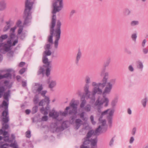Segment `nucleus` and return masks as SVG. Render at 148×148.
<instances>
[{"label": "nucleus", "instance_id": "28", "mask_svg": "<svg viewBox=\"0 0 148 148\" xmlns=\"http://www.w3.org/2000/svg\"><path fill=\"white\" fill-rule=\"evenodd\" d=\"M84 110L86 112H89L90 111L91 109V106L90 104H87L83 108Z\"/></svg>", "mask_w": 148, "mask_h": 148}, {"label": "nucleus", "instance_id": "46", "mask_svg": "<svg viewBox=\"0 0 148 148\" xmlns=\"http://www.w3.org/2000/svg\"><path fill=\"white\" fill-rule=\"evenodd\" d=\"M8 114V109L3 111L2 113V115L4 117H6L7 115Z\"/></svg>", "mask_w": 148, "mask_h": 148}, {"label": "nucleus", "instance_id": "5", "mask_svg": "<svg viewBox=\"0 0 148 148\" xmlns=\"http://www.w3.org/2000/svg\"><path fill=\"white\" fill-rule=\"evenodd\" d=\"M102 94L103 98L101 101H100L99 98L97 99L94 104V105L95 106H101L104 103H105L104 104L105 107H106L108 106L109 102V100L108 98L106 97L107 94L105 93L104 95H103V91H102Z\"/></svg>", "mask_w": 148, "mask_h": 148}, {"label": "nucleus", "instance_id": "57", "mask_svg": "<svg viewBox=\"0 0 148 148\" xmlns=\"http://www.w3.org/2000/svg\"><path fill=\"white\" fill-rule=\"evenodd\" d=\"M44 100L42 99L39 102L38 104L39 106H43L45 104Z\"/></svg>", "mask_w": 148, "mask_h": 148}, {"label": "nucleus", "instance_id": "16", "mask_svg": "<svg viewBox=\"0 0 148 148\" xmlns=\"http://www.w3.org/2000/svg\"><path fill=\"white\" fill-rule=\"evenodd\" d=\"M68 127V126L66 123V121H64L61 124L60 127H57L56 130V131H60L61 130H63L65 129Z\"/></svg>", "mask_w": 148, "mask_h": 148}, {"label": "nucleus", "instance_id": "27", "mask_svg": "<svg viewBox=\"0 0 148 148\" xmlns=\"http://www.w3.org/2000/svg\"><path fill=\"white\" fill-rule=\"evenodd\" d=\"M84 141L82 145H84L85 146H88L87 145L90 144V140L89 138H87L85 137L84 138Z\"/></svg>", "mask_w": 148, "mask_h": 148}, {"label": "nucleus", "instance_id": "18", "mask_svg": "<svg viewBox=\"0 0 148 148\" xmlns=\"http://www.w3.org/2000/svg\"><path fill=\"white\" fill-rule=\"evenodd\" d=\"M50 80V79L49 78L47 80V83L49 84V87L51 88V90L56 86V81Z\"/></svg>", "mask_w": 148, "mask_h": 148}, {"label": "nucleus", "instance_id": "30", "mask_svg": "<svg viewBox=\"0 0 148 148\" xmlns=\"http://www.w3.org/2000/svg\"><path fill=\"white\" fill-rule=\"evenodd\" d=\"M5 88L3 86H2L0 87V98L3 96V93H5Z\"/></svg>", "mask_w": 148, "mask_h": 148}, {"label": "nucleus", "instance_id": "42", "mask_svg": "<svg viewBox=\"0 0 148 148\" xmlns=\"http://www.w3.org/2000/svg\"><path fill=\"white\" fill-rule=\"evenodd\" d=\"M137 37V35L136 33H134L132 35L131 38L134 41H136Z\"/></svg>", "mask_w": 148, "mask_h": 148}, {"label": "nucleus", "instance_id": "1", "mask_svg": "<svg viewBox=\"0 0 148 148\" xmlns=\"http://www.w3.org/2000/svg\"><path fill=\"white\" fill-rule=\"evenodd\" d=\"M56 21L54 18H53L51 20V24L50 25V35L48 37V42L50 43H53V38L54 33V36L55 37V39L54 42V47L56 49H58V41L60 38L61 34V23L60 21L58 20L57 21L56 27L55 29L54 27L56 25Z\"/></svg>", "mask_w": 148, "mask_h": 148}, {"label": "nucleus", "instance_id": "3", "mask_svg": "<svg viewBox=\"0 0 148 148\" xmlns=\"http://www.w3.org/2000/svg\"><path fill=\"white\" fill-rule=\"evenodd\" d=\"M34 2L29 0H26L25 2V9L24 12L23 18L24 19L23 25H28L31 22L32 18L31 10L33 8Z\"/></svg>", "mask_w": 148, "mask_h": 148}, {"label": "nucleus", "instance_id": "53", "mask_svg": "<svg viewBox=\"0 0 148 148\" xmlns=\"http://www.w3.org/2000/svg\"><path fill=\"white\" fill-rule=\"evenodd\" d=\"M23 27H19V29L18 31V35H20L22 34V32L23 29Z\"/></svg>", "mask_w": 148, "mask_h": 148}, {"label": "nucleus", "instance_id": "11", "mask_svg": "<svg viewBox=\"0 0 148 148\" xmlns=\"http://www.w3.org/2000/svg\"><path fill=\"white\" fill-rule=\"evenodd\" d=\"M114 112V110L112 109L110 110L109 113V115L107 116V119L108 121V123L110 126L111 125L112 122V116Z\"/></svg>", "mask_w": 148, "mask_h": 148}, {"label": "nucleus", "instance_id": "51", "mask_svg": "<svg viewBox=\"0 0 148 148\" xmlns=\"http://www.w3.org/2000/svg\"><path fill=\"white\" fill-rule=\"evenodd\" d=\"M2 120L3 122L5 123H7L8 121V117H3L2 118Z\"/></svg>", "mask_w": 148, "mask_h": 148}, {"label": "nucleus", "instance_id": "8", "mask_svg": "<svg viewBox=\"0 0 148 148\" xmlns=\"http://www.w3.org/2000/svg\"><path fill=\"white\" fill-rule=\"evenodd\" d=\"M10 147L12 148H18L17 143L15 140V135L12 134L10 137Z\"/></svg>", "mask_w": 148, "mask_h": 148}, {"label": "nucleus", "instance_id": "63", "mask_svg": "<svg viewBox=\"0 0 148 148\" xmlns=\"http://www.w3.org/2000/svg\"><path fill=\"white\" fill-rule=\"evenodd\" d=\"M90 119L91 120V121L92 123L94 125L95 123V122L94 121V117L92 115H91L90 116Z\"/></svg>", "mask_w": 148, "mask_h": 148}, {"label": "nucleus", "instance_id": "21", "mask_svg": "<svg viewBox=\"0 0 148 148\" xmlns=\"http://www.w3.org/2000/svg\"><path fill=\"white\" fill-rule=\"evenodd\" d=\"M95 131L93 130H90L87 133L86 138H90L92 135H95Z\"/></svg>", "mask_w": 148, "mask_h": 148}, {"label": "nucleus", "instance_id": "34", "mask_svg": "<svg viewBox=\"0 0 148 148\" xmlns=\"http://www.w3.org/2000/svg\"><path fill=\"white\" fill-rule=\"evenodd\" d=\"M70 106L67 107L65 109V110L62 113V115L63 116H66L67 115L68 113V110L70 108Z\"/></svg>", "mask_w": 148, "mask_h": 148}, {"label": "nucleus", "instance_id": "54", "mask_svg": "<svg viewBox=\"0 0 148 148\" xmlns=\"http://www.w3.org/2000/svg\"><path fill=\"white\" fill-rule=\"evenodd\" d=\"M20 35L19 37L21 39L23 40L25 37V33H22Z\"/></svg>", "mask_w": 148, "mask_h": 148}, {"label": "nucleus", "instance_id": "24", "mask_svg": "<svg viewBox=\"0 0 148 148\" xmlns=\"http://www.w3.org/2000/svg\"><path fill=\"white\" fill-rule=\"evenodd\" d=\"M52 66H49L48 67H45L46 69L45 74L47 77H48L50 74L51 69Z\"/></svg>", "mask_w": 148, "mask_h": 148}, {"label": "nucleus", "instance_id": "13", "mask_svg": "<svg viewBox=\"0 0 148 148\" xmlns=\"http://www.w3.org/2000/svg\"><path fill=\"white\" fill-rule=\"evenodd\" d=\"M110 62V58H107L106 61L104 62V67L102 69L100 75L101 76H102L104 74V73L106 70V67L109 65Z\"/></svg>", "mask_w": 148, "mask_h": 148}, {"label": "nucleus", "instance_id": "14", "mask_svg": "<svg viewBox=\"0 0 148 148\" xmlns=\"http://www.w3.org/2000/svg\"><path fill=\"white\" fill-rule=\"evenodd\" d=\"M97 138L96 137L94 139H90V144L91 146L90 148H97Z\"/></svg>", "mask_w": 148, "mask_h": 148}, {"label": "nucleus", "instance_id": "59", "mask_svg": "<svg viewBox=\"0 0 148 148\" xmlns=\"http://www.w3.org/2000/svg\"><path fill=\"white\" fill-rule=\"evenodd\" d=\"M84 113H85L84 112H81L80 114V118H82V119L84 121L85 120V118H84Z\"/></svg>", "mask_w": 148, "mask_h": 148}, {"label": "nucleus", "instance_id": "19", "mask_svg": "<svg viewBox=\"0 0 148 148\" xmlns=\"http://www.w3.org/2000/svg\"><path fill=\"white\" fill-rule=\"evenodd\" d=\"M82 122V121L79 119H76L75 121V123L76 124L75 128L77 130L79 128L82 124L81 123Z\"/></svg>", "mask_w": 148, "mask_h": 148}, {"label": "nucleus", "instance_id": "33", "mask_svg": "<svg viewBox=\"0 0 148 148\" xmlns=\"http://www.w3.org/2000/svg\"><path fill=\"white\" fill-rule=\"evenodd\" d=\"M44 71H45L44 69V68L42 67H40L39 69L38 72V75H40L41 74L44 75Z\"/></svg>", "mask_w": 148, "mask_h": 148}, {"label": "nucleus", "instance_id": "12", "mask_svg": "<svg viewBox=\"0 0 148 148\" xmlns=\"http://www.w3.org/2000/svg\"><path fill=\"white\" fill-rule=\"evenodd\" d=\"M82 53L80 49L78 50V52L76 55L75 63L76 64L78 65L79 61L82 57Z\"/></svg>", "mask_w": 148, "mask_h": 148}, {"label": "nucleus", "instance_id": "45", "mask_svg": "<svg viewBox=\"0 0 148 148\" xmlns=\"http://www.w3.org/2000/svg\"><path fill=\"white\" fill-rule=\"evenodd\" d=\"M8 125L6 123H3L2 125V128L3 130H5L7 129L8 127Z\"/></svg>", "mask_w": 148, "mask_h": 148}, {"label": "nucleus", "instance_id": "29", "mask_svg": "<svg viewBox=\"0 0 148 148\" xmlns=\"http://www.w3.org/2000/svg\"><path fill=\"white\" fill-rule=\"evenodd\" d=\"M8 104L5 100L3 101L2 104L0 106V108L5 107V110L8 109Z\"/></svg>", "mask_w": 148, "mask_h": 148}, {"label": "nucleus", "instance_id": "7", "mask_svg": "<svg viewBox=\"0 0 148 148\" xmlns=\"http://www.w3.org/2000/svg\"><path fill=\"white\" fill-rule=\"evenodd\" d=\"M115 79H112L110 80L109 82H106V85L103 91V95H104L105 93L109 94L112 88V85L115 84Z\"/></svg>", "mask_w": 148, "mask_h": 148}, {"label": "nucleus", "instance_id": "25", "mask_svg": "<svg viewBox=\"0 0 148 148\" xmlns=\"http://www.w3.org/2000/svg\"><path fill=\"white\" fill-rule=\"evenodd\" d=\"M15 77V72L12 69H10V79L12 78L14 79Z\"/></svg>", "mask_w": 148, "mask_h": 148}, {"label": "nucleus", "instance_id": "35", "mask_svg": "<svg viewBox=\"0 0 148 148\" xmlns=\"http://www.w3.org/2000/svg\"><path fill=\"white\" fill-rule=\"evenodd\" d=\"M85 82L86 84H85L89 85V84L90 83V79L88 76H86L85 78Z\"/></svg>", "mask_w": 148, "mask_h": 148}, {"label": "nucleus", "instance_id": "56", "mask_svg": "<svg viewBox=\"0 0 148 148\" xmlns=\"http://www.w3.org/2000/svg\"><path fill=\"white\" fill-rule=\"evenodd\" d=\"M101 127L100 125H99V127L96 129L95 131V135L97 134L99 132L101 131V129H100Z\"/></svg>", "mask_w": 148, "mask_h": 148}, {"label": "nucleus", "instance_id": "41", "mask_svg": "<svg viewBox=\"0 0 148 148\" xmlns=\"http://www.w3.org/2000/svg\"><path fill=\"white\" fill-rule=\"evenodd\" d=\"M139 24V22L137 21H132L130 24L132 26H134L136 25H138Z\"/></svg>", "mask_w": 148, "mask_h": 148}, {"label": "nucleus", "instance_id": "52", "mask_svg": "<svg viewBox=\"0 0 148 148\" xmlns=\"http://www.w3.org/2000/svg\"><path fill=\"white\" fill-rule=\"evenodd\" d=\"M47 50H46L45 51V53L46 54V55L47 56H49L51 55V51L49 50H47Z\"/></svg>", "mask_w": 148, "mask_h": 148}, {"label": "nucleus", "instance_id": "17", "mask_svg": "<svg viewBox=\"0 0 148 148\" xmlns=\"http://www.w3.org/2000/svg\"><path fill=\"white\" fill-rule=\"evenodd\" d=\"M49 116L51 117L53 119H56L59 116V113L55 111V110L53 109L52 111L49 112Z\"/></svg>", "mask_w": 148, "mask_h": 148}, {"label": "nucleus", "instance_id": "6", "mask_svg": "<svg viewBox=\"0 0 148 148\" xmlns=\"http://www.w3.org/2000/svg\"><path fill=\"white\" fill-rule=\"evenodd\" d=\"M70 106L73 108L72 110H70L69 111V114H70L72 113L73 114L75 115L70 117V119L72 121V122H73L77 116L76 115L77 112V105L76 103H70Z\"/></svg>", "mask_w": 148, "mask_h": 148}, {"label": "nucleus", "instance_id": "22", "mask_svg": "<svg viewBox=\"0 0 148 148\" xmlns=\"http://www.w3.org/2000/svg\"><path fill=\"white\" fill-rule=\"evenodd\" d=\"M81 102L80 105V107L81 108H83L84 107V106L86 103V100L84 99V97H83V96L81 98Z\"/></svg>", "mask_w": 148, "mask_h": 148}, {"label": "nucleus", "instance_id": "55", "mask_svg": "<svg viewBox=\"0 0 148 148\" xmlns=\"http://www.w3.org/2000/svg\"><path fill=\"white\" fill-rule=\"evenodd\" d=\"M111 110V109H107V110L101 112V115H104L108 113V112L109 111L110 112Z\"/></svg>", "mask_w": 148, "mask_h": 148}, {"label": "nucleus", "instance_id": "61", "mask_svg": "<svg viewBox=\"0 0 148 148\" xmlns=\"http://www.w3.org/2000/svg\"><path fill=\"white\" fill-rule=\"evenodd\" d=\"M16 27H17L16 26H15L14 27L11 28L10 30V31L12 32V33H14L15 31L16 28Z\"/></svg>", "mask_w": 148, "mask_h": 148}, {"label": "nucleus", "instance_id": "15", "mask_svg": "<svg viewBox=\"0 0 148 148\" xmlns=\"http://www.w3.org/2000/svg\"><path fill=\"white\" fill-rule=\"evenodd\" d=\"M42 62L45 65H44V67L49 66H52L50 61H48V59L46 56H43L42 57Z\"/></svg>", "mask_w": 148, "mask_h": 148}, {"label": "nucleus", "instance_id": "44", "mask_svg": "<svg viewBox=\"0 0 148 148\" xmlns=\"http://www.w3.org/2000/svg\"><path fill=\"white\" fill-rule=\"evenodd\" d=\"M16 25L17 27H23V25H22V23L20 20H18L16 22Z\"/></svg>", "mask_w": 148, "mask_h": 148}, {"label": "nucleus", "instance_id": "23", "mask_svg": "<svg viewBox=\"0 0 148 148\" xmlns=\"http://www.w3.org/2000/svg\"><path fill=\"white\" fill-rule=\"evenodd\" d=\"M6 6V3L4 1L0 2V10H2L5 9Z\"/></svg>", "mask_w": 148, "mask_h": 148}, {"label": "nucleus", "instance_id": "58", "mask_svg": "<svg viewBox=\"0 0 148 148\" xmlns=\"http://www.w3.org/2000/svg\"><path fill=\"white\" fill-rule=\"evenodd\" d=\"M130 13V11L128 9H126L124 12L125 14L126 15L129 14Z\"/></svg>", "mask_w": 148, "mask_h": 148}, {"label": "nucleus", "instance_id": "39", "mask_svg": "<svg viewBox=\"0 0 148 148\" xmlns=\"http://www.w3.org/2000/svg\"><path fill=\"white\" fill-rule=\"evenodd\" d=\"M39 98L37 95H35L33 99V101L35 104H37L38 102Z\"/></svg>", "mask_w": 148, "mask_h": 148}, {"label": "nucleus", "instance_id": "4", "mask_svg": "<svg viewBox=\"0 0 148 148\" xmlns=\"http://www.w3.org/2000/svg\"><path fill=\"white\" fill-rule=\"evenodd\" d=\"M18 41V37L14 33L10 34V58L12 57L14 54V52L11 50V47L15 46Z\"/></svg>", "mask_w": 148, "mask_h": 148}, {"label": "nucleus", "instance_id": "40", "mask_svg": "<svg viewBox=\"0 0 148 148\" xmlns=\"http://www.w3.org/2000/svg\"><path fill=\"white\" fill-rule=\"evenodd\" d=\"M8 38V35L7 34L2 35L0 37V40L1 42H2L4 39H6Z\"/></svg>", "mask_w": 148, "mask_h": 148}, {"label": "nucleus", "instance_id": "50", "mask_svg": "<svg viewBox=\"0 0 148 148\" xmlns=\"http://www.w3.org/2000/svg\"><path fill=\"white\" fill-rule=\"evenodd\" d=\"M26 71V68H23L19 71V73L21 74H23Z\"/></svg>", "mask_w": 148, "mask_h": 148}, {"label": "nucleus", "instance_id": "10", "mask_svg": "<svg viewBox=\"0 0 148 148\" xmlns=\"http://www.w3.org/2000/svg\"><path fill=\"white\" fill-rule=\"evenodd\" d=\"M89 85L88 84H85V86L84 87V91L85 92V94L86 95H88V98L91 99V100L92 101V102H94L95 100H93L92 99V92L91 95H90V94H89V93L90 92L89 90ZM93 90V89L92 90Z\"/></svg>", "mask_w": 148, "mask_h": 148}, {"label": "nucleus", "instance_id": "31", "mask_svg": "<svg viewBox=\"0 0 148 148\" xmlns=\"http://www.w3.org/2000/svg\"><path fill=\"white\" fill-rule=\"evenodd\" d=\"M147 101V98L146 97L145 98L143 99L141 101V103L143 106L145 108L146 106V103Z\"/></svg>", "mask_w": 148, "mask_h": 148}, {"label": "nucleus", "instance_id": "47", "mask_svg": "<svg viewBox=\"0 0 148 148\" xmlns=\"http://www.w3.org/2000/svg\"><path fill=\"white\" fill-rule=\"evenodd\" d=\"M51 45L49 43L45 45V49L46 50H50L51 49Z\"/></svg>", "mask_w": 148, "mask_h": 148}, {"label": "nucleus", "instance_id": "9", "mask_svg": "<svg viewBox=\"0 0 148 148\" xmlns=\"http://www.w3.org/2000/svg\"><path fill=\"white\" fill-rule=\"evenodd\" d=\"M9 51V39L8 40L7 44H5L0 49V52L3 54Z\"/></svg>", "mask_w": 148, "mask_h": 148}, {"label": "nucleus", "instance_id": "36", "mask_svg": "<svg viewBox=\"0 0 148 148\" xmlns=\"http://www.w3.org/2000/svg\"><path fill=\"white\" fill-rule=\"evenodd\" d=\"M38 110V106H34L32 108V113L34 114L36 113Z\"/></svg>", "mask_w": 148, "mask_h": 148}, {"label": "nucleus", "instance_id": "49", "mask_svg": "<svg viewBox=\"0 0 148 148\" xmlns=\"http://www.w3.org/2000/svg\"><path fill=\"white\" fill-rule=\"evenodd\" d=\"M6 23L8 25L7 27H5L3 29V31L4 32H5L7 31L9 28V25H8L9 24V21H8L6 22Z\"/></svg>", "mask_w": 148, "mask_h": 148}, {"label": "nucleus", "instance_id": "60", "mask_svg": "<svg viewBox=\"0 0 148 148\" xmlns=\"http://www.w3.org/2000/svg\"><path fill=\"white\" fill-rule=\"evenodd\" d=\"M48 119V116L47 115L44 116L42 117V120L44 121H46Z\"/></svg>", "mask_w": 148, "mask_h": 148}, {"label": "nucleus", "instance_id": "2", "mask_svg": "<svg viewBox=\"0 0 148 148\" xmlns=\"http://www.w3.org/2000/svg\"><path fill=\"white\" fill-rule=\"evenodd\" d=\"M108 73H106L102 81L98 84L95 82H93L92 86H94L93 90L92 93V99L94 101L95 100V95L96 94L101 95L103 89L104 88L106 85L107 79L108 77Z\"/></svg>", "mask_w": 148, "mask_h": 148}, {"label": "nucleus", "instance_id": "48", "mask_svg": "<svg viewBox=\"0 0 148 148\" xmlns=\"http://www.w3.org/2000/svg\"><path fill=\"white\" fill-rule=\"evenodd\" d=\"M26 136L27 138H30L31 137V132L28 130L26 132Z\"/></svg>", "mask_w": 148, "mask_h": 148}, {"label": "nucleus", "instance_id": "62", "mask_svg": "<svg viewBox=\"0 0 148 148\" xmlns=\"http://www.w3.org/2000/svg\"><path fill=\"white\" fill-rule=\"evenodd\" d=\"M114 137L112 138L111 140L109 143V145L110 146H112L113 145L114 142Z\"/></svg>", "mask_w": 148, "mask_h": 148}, {"label": "nucleus", "instance_id": "64", "mask_svg": "<svg viewBox=\"0 0 148 148\" xmlns=\"http://www.w3.org/2000/svg\"><path fill=\"white\" fill-rule=\"evenodd\" d=\"M99 122L100 123L102 124V126H105L106 124V121L105 120H101Z\"/></svg>", "mask_w": 148, "mask_h": 148}, {"label": "nucleus", "instance_id": "26", "mask_svg": "<svg viewBox=\"0 0 148 148\" xmlns=\"http://www.w3.org/2000/svg\"><path fill=\"white\" fill-rule=\"evenodd\" d=\"M36 85V86H38V87L37 88L36 90V91L38 92V93L42 91V90L43 89L42 85L41 84H40L39 83H37Z\"/></svg>", "mask_w": 148, "mask_h": 148}, {"label": "nucleus", "instance_id": "43", "mask_svg": "<svg viewBox=\"0 0 148 148\" xmlns=\"http://www.w3.org/2000/svg\"><path fill=\"white\" fill-rule=\"evenodd\" d=\"M47 92V91L46 90H42L38 94H40L41 95L44 97H45V94Z\"/></svg>", "mask_w": 148, "mask_h": 148}, {"label": "nucleus", "instance_id": "20", "mask_svg": "<svg viewBox=\"0 0 148 148\" xmlns=\"http://www.w3.org/2000/svg\"><path fill=\"white\" fill-rule=\"evenodd\" d=\"M136 63L137 64V68L140 69L141 71H142L143 70V65L142 62L140 60H138L136 62Z\"/></svg>", "mask_w": 148, "mask_h": 148}, {"label": "nucleus", "instance_id": "32", "mask_svg": "<svg viewBox=\"0 0 148 148\" xmlns=\"http://www.w3.org/2000/svg\"><path fill=\"white\" fill-rule=\"evenodd\" d=\"M45 98L44 99H43L42 100H44V102L45 103H46L47 105V106H48L50 103V100H49V97L47 96H45Z\"/></svg>", "mask_w": 148, "mask_h": 148}, {"label": "nucleus", "instance_id": "37", "mask_svg": "<svg viewBox=\"0 0 148 148\" xmlns=\"http://www.w3.org/2000/svg\"><path fill=\"white\" fill-rule=\"evenodd\" d=\"M118 102V99L117 98H115L113 100L111 103V105L113 108H114Z\"/></svg>", "mask_w": 148, "mask_h": 148}, {"label": "nucleus", "instance_id": "38", "mask_svg": "<svg viewBox=\"0 0 148 148\" xmlns=\"http://www.w3.org/2000/svg\"><path fill=\"white\" fill-rule=\"evenodd\" d=\"M3 96L4 99H5L7 100L8 99V97L9 96V90L8 89L7 92H5L4 93Z\"/></svg>", "mask_w": 148, "mask_h": 148}]
</instances>
